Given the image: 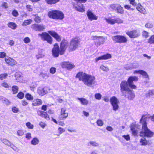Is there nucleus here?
Listing matches in <instances>:
<instances>
[{
  "instance_id": "nucleus-11",
  "label": "nucleus",
  "mask_w": 154,
  "mask_h": 154,
  "mask_svg": "<svg viewBox=\"0 0 154 154\" xmlns=\"http://www.w3.org/2000/svg\"><path fill=\"white\" fill-rule=\"evenodd\" d=\"M79 41L78 38H75L72 39L70 42L69 48L71 51H74L77 48L79 44Z\"/></svg>"
},
{
  "instance_id": "nucleus-32",
  "label": "nucleus",
  "mask_w": 154,
  "mask_h": 154,
  "mask_svg": "<svg viewBox=\"0 0 154 154\" xmlns=\"http://www.w3.org/2000/svg\"><path fill=\"white\" fill-rule=\"evenodd\" d=\"M32 16L34 17V20L35 22L37 23H39L41 21V19L40 17H39L37 14H33Z\"/></svg>"
},
{
  "instance_id": "nucleus-64",
  "label": "nucleus",
  "mask_w": 154,
  "mask_h": 154,
  "mask_svg": "<svg viewBox=\"0 0 154 154\" xmlns=\"http://www.w3.org/2000/svg\"><path fill=\"white\" fill-rule=\"evenodd\" d=\"M26 8L27 10L29 11H32V8L31 5H27L26 6Z\"/></svg>"
},
{
  "instance_id": "nucleus-29",
  "label": "nucleus",
  "mask_w": 154,
  "mask_h": 154,
  "mask_svg": "<svg viewBox=\"0 0 154 154\" xmlns=\"http://www.w3.org/2000/svg\"><path fill=\"white\" fill-rule=\"evenodd\" d=\"M75 9L79 12H82L85 11L83 5L81 4H80V5H78L77 7H75Z\"/></svg>"
},
{
  "instance_id": "nucleus-35",
  "label": "nucleus",
  "mask_w": 154,
  "mask_h": 154,
  "mask_svg": "<svg viewBox=\"0 0 154 154\" xmlns=\"http://www.w3.org/2000/svg\"><path fill=\"white\" fill-rule=\"evenodd\" d=\"M39 140L37 137L34 138L31 141V144L33 145H35L38 144L39 143Z\"/></svg>"
},
{
  "instance_id": "nucleus-41",
  "label": "nucleus",
  "mask_w": 154,
  "mask_h": 154,
  "mask_svg": "<svg viewBox=\"0 0 154 154\" xmlns=\"http://www.w3.org/2000/svg\"><path fill=\"white\" fill-rule=\"evenodd\" d=\"M32 22V20L31 19H29L25 20L23 22V26H27L30 24Z\"/></svg>"
},
{
  "instance_id": "nucleus-34",
  "label": "nucleus",
  "mask_w": 154,
  "mask_h": 154,
  "mask_svg": "<svg viewBox=\"0 0 154 154\" xmlns=\"http://www.w3.org/2000/svg\"><path fill=\"white\" fill-rule=\"evenodd\" d=\"M140 142L141 143L140 145L143 146L146 145L148 143V142L144 138H141L140 140Z\"/></svg>"
},
{
  "instance_id": "nucleus-55",
  "label": "nucleus",
  "mask_w": 154,
  "mask_h": 154,
  "mask_svg": "<svg viewBox=\"0 0 154 154\" xmlns=\"http://www.w3.org/2000/svg\"><path fill=\"white\" fill-rule=\"evenodd\" d=\"M24 94L22 92H20L17 95V97L20 99H22L24 97Z\"/></svg>"
},
{
  "instance_id": "nucleus-63",
  "label": "nucleus",
  "mask_w": 154,
  "mask_h": 154,
  "mask_svg": "<svg viewBox=\"0 0 154 154\" xmlns=\"http://www.w3.org/2000/svg\"><path fill=\"white\" fill-rule=\"evenodd\" d=\"M122 137L127 141H129L130 140V138L129 135H123Z\"/></svg>"
},
{
  "instance_id": "nucleus-52",
  "label": "nucleus",
  "mask_w": 154,
  "mask_h": 154,
  "mask_svg": "<svg viewBox=\"0 0 154 154\" xmlns=\"http://www.w3.org/2000/svg\"><path fill=\"white\" fill-rule=\"evenodd\" d=\"M118 4H112L110 5V7L112 9L116 11Z\"/></svg>"
},
{
  "instance_id": "nucleus-53",
  "label": "nucleus",
  "mask_w": 154,
  "mask_h": 154,
  "mask_svg": "<svg viewBox=\"0 0 154 154\" xmlns=\"http://www.w3.org/2000/svg\"><path fill=\"white\" fill-rule=\"evenodd\" d=\"M145 26L147 28H152L153 27V25L152 23H148L146 24Z\"/></svg>"
},
{
  "instance_id": "nucleus-30",
  "label": "nucleus",
  "mask_w": 154,
  "mask_h": 154,
  "mask_svg": "<svg viewBox=\"0 0 154 154\" xmlns=\"http://www.w3.org/2000/svg\"><path fill=\"white\" fill-rule=\"evenodd\" d=\"M116 11H117V13H120L121 14H122L124 13V10L123 7L119 4H118Z\"/></svg>"
},
{
  "instance_id": "nucleus-3",
  "label": "nucleus",
  "mask_w": 154,
  "mask_h": 154,
  "mask_svg": "<svg viewBox=\"0 0 154 154\" xmlns=\"http://www.w3.org/2000/svg\"><path fill=\"white\" fill-rule=\"evenodd\" d=\"M112 38L115 43H126L127 42V39L126 37L123 35H117L112 36Z\"/></svg>"
},
{
  "instance_id": "nucleus-9",
  "label": "nucleus",
  "mask_w": 154,
  "mask_h": 154,
  "mask_svg": "<svg viewBox=\"0 0 154 154\" xmlns=\"http://www.w3.org/2000/svg\"><path fill=\"white\" fill-rule=\"evenodd\" d=\"M39 36L41 37V39L44 41H46L48 43L50 44H51L52 42V37L47 32H44L41 34H39Z\"/></svg>"
},
{
  "instance_id": "nucleus-2",
  "label": "nucleus",
  "mask_w": 154,
  "mask_h": 154,
  "mask_svg": "<svg viewBox=\"0 0 154 154\" xmlns=\"http://www.w3.org/2000/svg\"><path fill=\"white\" fill-rule=\"evenodd\" d=\"M140 123L142 125V131L140 133V136L148 138L152 137L154 135V133L148 128L144 116H142L140 120Z\"/></svg>"
},
{
  "instance_id": "nucleus-48",
  "label": "nucleus",
  "mask_w": 154,
  "mask_h": 154,
  "mask_svg": "<svg viewBox=\"0 0 154 154\" xmlns=\"http://www.w3.org/2000/svg\"><path fill=\"white\" fill-rule=\"evenodd\" d=\"M148 42L150 44L154 43V35L151 36L148 39Z\"/></svg>"
},
{
  "instance_id": "nucleus-59",
  "label": "nucleus",
  "mask_w": 154,
  "mask_h": 154,
  "mask_svg": "<svg viewBox=\"0 0 154 154\" xmlns=\"http://www.w3.org/2000/svg\"><path fill=\"white\" fill-rule=\"evenodd\" d=\"M131 64L132 69L137 68L139 67L138 64L137 63H134Z\"/></svg>"
},
{
  "instance_id": "nucleus-57",
  "label": "nucleus",
  "mask_w": 154,
  "mask_h": 154,
  "mask_svg": "<svg viewBox=\"0 0 154 154\" xmlns=\"http://www.w3.org/2000/svg\"><path fill=\"white\" fill-rule=\"evenodd\" d=\"M24 133L22 130H19L17 131V134L18 136H22L23 135Z\"/></svg>"
},
{
  "instance_id": "nucleus-23",
  "label": "nucleus",
  "mask_w": 154,
  "mask_h": 154,
  "mask_svg": "<svg viewBox=\"0 0 154 154\" xmlns=\"http://www.w3.org/2000/svg\"><path fill=\"white\" fill-rule=\"evenodd\" d=\"M66 109L65 108H62L61 110L60 115L62 119H66L68 116V112H66Z\"/></svg>"
},
{
  "instance_id": "nucleus-42",
  "label": "nucleus",
  "mask_w": 154,
  "mask_h": 154,
  "mask_svg": "<svg viewBox=\"0 0 154 154\" xmlns=\"http://www.w3.org/2000/svg\"><path fill=\"white\" fill-rule=\"evenodd\" d=\"M103 60H106L111 58V55L109 54H107L102 56Z\"/></svg>"
},
{
  "instance_id": "nucleus-56",
  "label": "nucleus",
  "mask_w": 154,
  "mask_h": 154,
  "mask_svg": "<svg viewBox=\"0 0 154 154\" xmlns=\"http://www.w3.org/2000/svg\"><path fill=\"white\" fill-rule=\"evenodd\" d=\"M37 85L35 82L32 83V84L31 85L30 87V89L32 91H34V89L36 87Z\"/></svg>"
},
{
  "instance_id": "nucleus-60",
  "label": "nucleus",
  "mask_w": 154,
  "mask_h": 154,
  "mask_svg": "<svg viewBox=\"0 0 154 154\" xmlns=\"http://www.w3.org/2000/svg\"><path fill=\"white\" fill-rule=\"evenodd\" d=\"M30 39L28 37H26L23 39V42L25 43H27L30 42Z\"/></svg>"
},
{
  "instance_id": "nucleus-13",
  "label": "nucleus",
  "mask_w": 154,
  "mask_h": 154,
  "mask_svg": "<svg viewBox=\"0 0 154 154\" xmlns=\"http://www.w3.org/2000/svg\"><path fill=\"white\" fill-rule=\"evenodd\" d=\"M50 91L49 88L45 87L43 88L42 87H39L37 89V93L38 94L41 96L48 93Z\"/></svg>"
},
{
  "instance_id": "nucleus-15",
  "label": "nucleus",
  "mask_w": 154,
  "mask_h": 154,
  "mask_svg": "<svg viewBox=\"0 0 154 154\" xmlns=\"http://www.w3.org/2000/svg\"><path fill=\"white\" fill-rule=\"evenodd\" d=\"M60 50L57 44H55L54 45V47L52 50L53 56L54 57H58L59 54H60Z\"/></svg>"
},
{
  "instance_id": "nucleus-39",
  "label": "nucleus",
  "mask_w": 154,
  "mask_h": 154,
  "mask_svg": "<svg viewBox=\"0 0 154 154\" xmlns=\"http://www.w3.org/2000/svg\"><path fill=\"white\" fill-rule=\"evenodd\" d=\"M149 32L145 30H143L142 32V35L143 37L145 38H146L149 36Z\"/></svg>"
},
{
  "instance_id": "nucleus-24",
  "label": "nucleus",
  "mask_w": 154,
  "mask_h": 154,
  "mask_svg": "<svg viewBox=\"0 0 154 154\" xmlns=\"http://www.w3.org/2000/svg\"><path fill=\"white\" fill-rule=\"evenodd\" d=\"M57 14V12H56V10L51 11L49 12L48 13V15L49 17L53 19H56L57 17L56 14Z\"/></svg>"
},
{
  "instance_id": "nucleus-46",
  "label": "nucleus",
  "mask_w": 154,
  "mask_h": 154,
  "mask_svg": "<svg viewBox=\"0 0 154 154\" xmlns=\"http://www.w3.org/2000/svg\"><path fill=\"white\" fill-rule=\"evenodd\" d=\"M12 89L14 94L17 93L18 91V88L16 86H14L12 88Z\"/></svg>"
},
{
  "instance_id": "nucleus-37",
  "label": "nucleus",
  "mask_w": 154,
  "mask_h": 154,
  "mask_svg": "<svg viewBox=\"0 0 154 154\" xmlns=\"http://www.w3.org/2000/svg\"><path fill=\"white\" fill-rule=\"evenodd\" d=\"M100 69L102 71L105 72H107L109 71V69L108 66H105L103 65H101L100 66Z\"/></svg>"
},
{
  "instance_id": "nucleus-12",
  "label": "nucleus",
  "mask_w": 154,
  "mask_h": 154,
  "mask_svg": "<svg viewBox=\"0 0 154 154\" xmlns=\"http://www.w3.org/2000/svg\"><path fill=\"white\" fill-rule=\"evenodd\" d=\"M105 20L107 23L111 24H114L116 23H121L123 22L122 20L118 18H112V17H109L105 18Z\"/></svg>"
},
{
  "instance_id": "nucleus-54",
  "label": "nucleus",
  "mask_w": 154,
  "mask_h": 154,
  "mask_svg": "<svg viewBox=\"0 0 154 154\" xmlns=\"http://www.w3.org/2000/svg\"><path fill=\"white\" fill-rule=\"evenodd\" d=\"M42 117L44 118L47 120L49 119V118L48 114L46 112H43Z\"/></svg>"
},
{
  "instance_id": "nucleus-49",
  "label": "nucleus",
  "mask_w": 154,
  "mask_h": 154,
  "mask_svg": "<svg viewBox=\"0 0 154 154\" xmlns=\"http://www.w3.org/2000/svg\"><path fill=\"white\" fill-rule=\"evenodd\" d=\"M97 125L99 126H102L103 125V121L100 119H98L97 122Z\"/></svg>"
},
{
  "instance_id": "nucleus-16",
  "label": "nucleus",
  "mask_w": 154,
  "mask_h": 154,
  "mask_svg": "<svg viewBox=\"0 0 154 154\" xmlns=\"http://www.w3.org/2000/svg\"><path fill=\"white\" fill-rule=\"evenodd\" d=\"M5 60L8 65L13 66L17 64V62L13 58L8 57H6L5 59Z\"/></svg>"
},
{
  "instance_id": "nucleus-51",
  "label": "nucleus",
  "mask_w": 154,
  "mask_h": 154,
  "mask_svg": "<svg viewBox=\"0 0 154 154\" xmlns=\"http://www.w3.org/2000/svg\"><path fill=\"white\" fill-rule=\"evenodd\" d=\"M94 97L96 99L100 100L101 98L102 95L100 93H97L95 94Z\"/></svg>"
},
{
  "instance_id": "nucleus-5",
  "label": "nucleus",
  "mask_w": 154,
  "mask_h": 154,
  "mask_svg": "<svg viewBox=\"0 0 154 154\" xmlns=\"http://www.w3.org/2000/svg\"><path fill=\"white\" fill-rule=\"evenodd\" d=\"M126 33L130 38H137L140 34L139 30H137L127 31Z\"/></svg>"
},
{
  "instance_id": "nucleus-31",
  "label": "nucleus",
  "mask_w": 154,
  "mask_h": 154,
  "mask_svg": "<svg viewBox=\"0 0 154 154\" xmlns=\"http://www.w3.org/2000/svg\"><path fill=\"white\" fill-rule=\"evenodd\" d=\"M88 146H92L94 147L98 146H99V144L95 141H91L87 144Z\"/></svg>"
},
{
  "instance_id": "nucleus-22",
  "label": "nucleus",
  "mask_w": 154,
  "mask_h": 154,
  "mask_svg": "<svg viewBox=\"0 0 154 154\" xmlns=\"http://www.w3.org/2000/svg\"><path fill=\"white\" fill-rule=\"evenodd\" d=\"M1 140L5 144L7 145L8 146H10L11 147L14 149L13 147H14V146L13 145V144L11 143L7 139L2 138L1 139Z\"/></svg>"
},
{
  "instance_id": "nucleus-4",
  "label": "nucleus",
  "mask_w": 154,
  "mask_h": 154,
  "mask_svg": "<svg viewBox=\"0 0 154 154\" xmlns=\"http://www.w3.org/2000/svg\"><path fill=\"white\" fill-rule=\"evenodd\" d=\"M110 101L113 110L115 111L117 110L119 108V103L118 98L115 96H113L110 98Z\"/></svg>"
},
{
  "instance_id": "nucleus-38",
  "label": "nucleus",
  "mask_w": 154,
  "mask_h": 154,
  "mask_svg": "<svg viewBox=\"0 0 154 154\" xmlns=\"http://www.w3.org/2000/svg\"><path fill=\"white\" fill-rule=\"evenodd\" d=\"M142 75L145 78H149V76L147 73L145 71L142 70H141L140 74Z\"/></svg>"
},
{
  "instance_id": "nucleus-62",
  "label": "nucleus",
  "mask_w": 154,
  "mask_h": 154,
  "mask_svg": "<svg viewBox=\"0 0 154 154\" xmlns=\"http://www.w3.org/2000/svg\"><path fill=\"white\" fill-rule=\"evenodd\" d=\"M56 71V69L54 67H52L50 69V72L52 74H54Z\"/></svg>"
},
{
  "instance_id": "nucleus-40",
  "label": "nucleus",
  "mask_w": 154,
  "mask_h": 154,
  "mask_svg": "<svg viewBox=\"0 0 154 154\" xmlns=\"http://www.w3.org/2000/svg\"><path fill=\"white\" fill-rule=\"evenodd\" d=\"M46 2L49 4H55L58 2L60 0H45Z\"/></svg>"
},
{
  "instance_id": "nucleus-58",
  "label": "nucleus",
  "mask_w": 154,
  "mask_h": 154,
  "mask_svg": "<svg viewBox=\"0 0 154 154\" xmlns=\"http://www.w3.org/2000/svg\"><path fill=\"white\" fill-rule=\"evenodd\" d=\"M12 112L14 113H17L19 111L18 108L15 106L12 107Z\"/></svg>"
},
{
  "instance_id": "nucleus-20",
  "label": "nucleus",
  "mask_w": 154,
  "mask_h": 154,
  "mask_svg": "<svg viewBox=\"0 0 154 154\" xmlns=\"http://www.w3.org/2000/svg\"><path fill=\"white\" fill-rule=\"evenodd\" d=\"M48 33L52 36L55 38L56 39L58 42L61 40V38L60 36L55 32L53 31H49Z\"/></svg>"
},
{
  "instance_id": "nucleus-50",
  "label": "nucleus",
  "mask_w": 154,
  "mask_h": 154,
  "mask_svg": "<svg viewBox=\"0 0 154 154\" xmlns=\"http://www.w3.org/2000/svg\"><path fill=\"white\" fill-rule=\"evenodd\" d=\"M8 76V74L7 73H4L0 75V79L3 80L5 79Z\"/></svg>"
},
{
  "instance_id": "nucleus-45",
  "label": "nucleus",
  "mask_w": 154,
  "mask_h": 154,
  "mask_svg": "<svg viewBox=\"0 0 154 154\" xmlns=\"http://www.w3.org/2000/svg\"><path fill=\"white\" fill-rule=\"evenodd\" d=\"M131 129L132 132V134L134 135H136L137 134V131L136 129L133 127H131Z\"/></svg>"
},
{
  "instance_id": "nucleus-43",
  "label": "nucleus",
  "mask_w": 154,
  "mask_h": 154,
  "mask_svg": "<svg viewBox=\"0 0 154 154\" xmlns=\"http://www.w3.org/2000/svg\"><path fill=\"white\" fill-rule=\"evenodd\" d=\"M26 125L29 129H32L34 127L33 125L31 124L30 122H28L26 123Z\"/></svg>"
},
{
  "instance_id": "nucleus-14",
  "label": "nucleus",
  "mask_w": 154,
  "mask_h": 154,
  "mask_svg": "<svg viewBox=\"0 0 154 154\" xmlns=\"http://www.w3.org/2000/svg\"><path fill=\"white\" fill-rule=\"evenodd\" d=\"M60 65L62 68L66 69L68 70L71 69L75 66L73 64H72L68 61L62 62L60 63Z\"/></svg>"
},
{
  "instance_id": "nucleus-36",
  "label": "nucleus",
  "mask_w": 154,
  "mask_h": 154,
  "mask_svg": "<svg viewBox=\"0 0 154 154\" xmlns=\"http://www.w3.org/2000/svg\"><path fill=\"white\" fill-rule=\"evenodd\" d=\"M16 79L18 82H21L22 79L21 73L20 72H17L15 74Z\"/></svg>"
},
{
  "instance_id": "nucleus-25",
  "label": "nucleus",
  "mask_w": 154,
  "mask_h": 154,
  "mask_svg": "<svg viewBox=\"0 0 154 154\" xmlns=\"http://www.w3.org/2000/svg\"><path fill=\"white\" fill-rule=\"evenodd\" d=\"M77 99L80 101L81 104L83 105H87L88 104V100L85 98H78Z\"/></svg>"
},
{
  "instance_id": "nucleus-47",
  "label": "nucleus",
  "mask_w": 154,
  "mask_h": 154,
  "mask_svg": "<svg viewBox=\"0 0 154 154\" xmlns=\"http://www.w3.org/2000/svg\"><path fill=\"white\" fill-rule=\"evenodd\" d=\"M125 68L126 70L132 69V64L129 63L126 65L125 66Z\"/></svg>"
},
{
  "instance_id": "nucleus-33",
  "label": "nucleus",
  "mask_w": 154,
  "mask_h": 154,
  "mask_svg": "<svg viewBox=\"0 0 154 154\" xmlns=\"http://www.w3.org/2000/svg\"><path fill=\"white\" fill-rule=\"evenodd\" d=\"M8 25L9 27L14 29H15L17 27L16 24L12 22L8 23Z\"/></svg>"
},
{
  "instance_id": "nucleus-7",
  "label": "nucleus",
  "mask_w": 154,
  "mask_h": 154,
  "mask_svg": "<svg viewBox=\"0 0 154 154\" xmlns=\"http://www.w3.org/2000/svg\"><path fill=\"white\" fill-rule=\"evenodd\" d=\"M138 80V78L137 76H130L127 81L129 87L133 89H136L137 87L134 84L133 82H137Z\"/></svg>"
},
{
  "instance_id": "nucleus-17",
  "label": "nucleus",
  "mask_w": 154,
  "mask_h": 154,
  "mask_svg": "<svg viewBox=\"0 0 154 154\" xmlns=\"http://www.w3.org/2000/svg\"><path fill=\"white\" fill-rule=\"evenodd\" d=\"M122 95L129 100H133L135 97L134 93L130 89Z\"/></svg>"
},
{
  "instance_id": "nucleus-1",
  "label": "nucleus",
  "mask_w": 154,
  "mask_h": 154,
  "mask_svg": "<svg viewBox=\"0 0 154 154\" xmlns=\"http://www.w3.org/2000/svg\"><path fill=\"white\" fill-rule=\"evenodd\" d=\"M79 81H82L84 84L88 86L91 87L96 83V79L94 76L87 74L83 72H78L76 75Z\"/></svg>"
},
{
  "instance_id": "nucleus-18",
  "label": "nucleus",
  "mask_w": 154,
  "mask_h": 154,
  "mask_svg": "<svg viewBox=\"0 0 154 154\" xmlns=\"http://www.w3.org/2000/svg\"><path fill=\"white\" fill-rule=\"evenodd\" d=\"M68 45V42L66 40H64L62 42L60 45V55H62L64 54V51Z\"/></svg>"
},
{
  "instance_id": "nucleus-10",
  "label": "nucleus",
  "mask_w": 154,
  "mask_h": 154,
  "mask_svg": "<svg viewBox=\"0 0 154 154\" xmlns=\"http://www.w3.org/2000/svg\"><path fill=\"white\" fill-rule=\"evenodd\" d=\"M92 39L94 41L95 45L97 47L103 44L105 41V38L102 36H94L92 37Z\"/></svg>"
},
{
  "instance_id": "nucleus-8",
  "label": "nucleus",
  "mask_w": 154,
  "mask_h": 154,
  "mask_svg": "<svg viewBox=\"0 0 154 154\" xmlns=\"http://www.w3.org/2000/svg\"><path fill=\"white\" fill-rule=\"evenodd\" d=\"M120 87V91L122 94H125V92L130 89L127 82L125 81H123L122 82Z\"/></svg>"
},
{
  "instance_id": "nucleus-44",
  "label": "nucleus",
  "mask_w": 154,
  "mask_h": 154,
  "mask_svg": "<svg viewBox=\"0 0 154 154\" xmlns=\"http://www.w3.org/2000/svg\"><path fill=\"white\" fill-rule=\"evenodd\" d=\"M26 98L28 100H32L33 99V97L30 94H27L25 95Z\"/></svg>"
},
{
  "instance_id": "nucleus-28",
  "label": "nucleus",
  "mask_w": 154,
  "mask_h": 154,
  "mask_svg": "<svg viewBox=\"0 0 154 154\" xmlns=\"http://www.w3.org/2000/svg\"><path fill=\"white\" fill-rule=\"evenodd\" d=\"M42 104V101L39 99H35L33 101L32 105L34 106H39Z\"/></svg>"
},
{
  "instance_id": "nucleus-61",
  "label": "nucleus",
  "mask_w": 154,
  "mask_h": 154,
  "mask_svg": "<svg viewBox=\"0 0 154 154\" xmlns=\"http://www.w3.org/2000/svg\"><path fill=\"white\" fill-rule=\"evenodd\" d=\"M135 0H129L130 4L134 6H137V3L135 2Z\"/></svg>"
},
{
  "instance_id": "nucleus-27",
  "label": "nucleus",
  "mask_w": 154,
  "mask_h": 154,
  "mask_svg": "<svg viewBox=\"0 0 154 154\" xmlns=\"http://www.w3.org/2000/svg\"><path fill=\"white\" fill-rule=\"evenodd\" d=\"M137 5L136 8L137 10L141 13H144L146 11L145 8L140 4H138Z\"/></svg>"
},
{
  "instance_id": "nucleus-19",
  "label": "nucleus",
  "mask_w": 154,
  "mask_h": 154,
  "mask_svg": "<svg viewBox=\"0 0 154 154\" xmlns=\"http://www.w3.org/2000/svg\"><path fill=\"white\" fill-rule=\"evenodd\" d=\"M87 15L89 19L91 21L97 20V17L90 10H88L87 11Z\"/></svg>"
},
{
  "instance_id": "nucleus-21",
  "label": "nucleus",
  "mask_w": 154,
  "mask_h": 154,
  "mask_svg": "<svg viewBox=\"0 0 154 154\" xmlns=\"http://www.w3.org/2000/svg\"><path fill=\"white\" fill-rule=\"evenodd\" d=\"M32 29L35 31H41L43 30L44 29V27L42 25H38L35 24L32 25Z\"/></svg>"
},
{
  "instance_id": "nucleus-6",
  "label": "nucleus",
  "mask_w": 154,
  "mask_h": 154,
  "mask_svg": "<svg viewBox=\"0 0 154 154\" xmlns=\"http://www.w3.org/2000/svg\"><path fill=\"white\" fill-rule=\"evenodd\" d=\"M138 80V78L137 76H130L127 81L129 87L133 89H136L137 87L134 84L133 82H137Z\"/></svg>"
},
{
  "instance_id": "nucleus-26",
  "label": "nucleus",
  "mask_w": 154,
  "mask_h": 154,
  "mask_svg": "<svg viewBox=\"0 0 154 154\" xmlns=\"http://www.w3.org/2000/svg\"><path fill=\"white\" fill-rule=\"evenodd\" d=\"M56 12H57V13H58L56 14V16L57 17L56 18V19L60 20L63 19L64 17L63 14L59 11L56 10Z\"/></svg>"
}]
</instances>
